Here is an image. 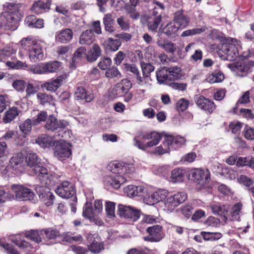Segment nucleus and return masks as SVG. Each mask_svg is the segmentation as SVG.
Returning <instances> with one entry per match:
<instances>
[{"instance_id":"39448f33","label":"nucleus","mask_w":254,"mask_h":254,"mask_svg":"<svg viewBox=\"0 0 254 254\" xmlns=\"http://www.w3.org/2000/svg\"><path fill=\"white\" fill-rule=\"evenodd\" d=\"M11 190L13 193L14 198L18 201H31L35 197L33 190L22 185H13Z\"/></svg>"},{"instance_id":"5701e85b","label":"nucleus","mask_w":254,"mask_h":254,"mask_svg":"<svg viewBox=\"0 0 254 254\" xmlns=\"http://www.w3.org/2000/svg\"><path fill=\"white\" fill-rule=\"evenodd\" d=\"M222 51L225 55H224V60L233 61L238 56V51L235 45L226 44L223 46Z\"/></svg>"},{"instance_id":"774afa93","label":"nucleus","mask_w":254,"mask_h":254,"mask_svg":"<svg viewBox=\"0 0 254 254\" xmlns=\"http://www.w3.org/2000/svg\"><path fill=\"white\" fill-rule=\"evenodd\" d=\"M0 245L7 251L8 254H19L17 250L9 244L4 243L1 239H0Z\"/></svg>"},{"instance_id":"49530a36","label":"nucleus","mask_w":254,"mask_h":254,"mask_svg":"<svg viewBox=\"0 0 254 254\" xmlns=\"http://www.w3.org/2000/svg\"><path fill=\"white\" fill-rule=\"evenodd\" d=\"M201 235L206 241H214L220 239L222 235L218 232H201Z\"/></svg>"},{"instance_id":"052dcab7","label":"nucleus","mask_w":254,"mask_h":254,"mask_svg":"<svg viewBox=\"0 0 254 254\" xmlns=\"http://www.w3.org/2000/svg\"><path fill=\"white\" fill-rule=\"evenodd\" d=\"M115 203L108 201L106 204V211L108 216L114 217L115 216Z\"/></svg>"},{"instance_id":"c85d7f7f","label":"nucleus","mask_w":254,"mask_h":254,"mask_svg":"<svg viewBox=\"0 0 254 254\" xmlns=\"http://www.w3.org/2000/svg\"><path fill=\"white\" fill-rule=\"evenodd\" d=\"M144 190V188L141 186L129 185L125 189V192L129 197L141 195Z\"/></svg>"},{"instance_id":"6e6d98bb","label":"nucleus","mask_w":254,"mask_h":254,"mask_svg":"<svg viewBox=\"0 0 254 254\" xmlns=\"http://www.w3.org/2000/svg\"><path fill=\"white\" fill-rule=\"evenodd\" d=\"M141 67L144 76H149L150 73L155 69L154 66L151 64L144 62L141 63Z\"/></svg>"},{"instance_id":"bf43d9fd","label":"nucleus","mask_w":254,"mask_h":254,"mask_svg":"<svg viewBox=\"0 0 254 254\" xmlns=\"http://www.w3.org/2000/svg\"><path fill=\"white\" fill-rule=\"evenodd\" d=\"M243 133L246 139L251 140H254V128L246 126Z\"/></svg>"},{"instance_id":"69168bd1","label":"nucleus","mask_w":254,"mask_h":254,"mask_svg":"<svg viewBox=\"0 0 254 254\" xmlns=\"http://www.w3.org/2000/svg\"><path fill=\"white\" fill-rule=\"evenodd\" d=\"M189 101L182 98L180 99L177 103V108L178 111H185L189 106Z\"/></svg>"},{"instance_id":"1a4fd4ad","label":"nucleus","mask_w":254,"mask_h":254,"mask_svg":"<svg viewBox=\"0 0 254 254\" xmlns=\"http://www.w3.org/2000/svg\"><path fill=\"white\" fill-rule=\"evenodd\" d=\"M68 123L64 120H58L53 115L49 116L48 119L44 125L45 128L49 131H55L60 129L57 135L54 137L56 138L57 136H60V132L61 129H64L67 127Z\"/></svg>"},{"instance_id":"9b49d317","label":"nucleus","mask_w":254,"mask_h":254,"mask_svg":"<svg viewBox=\"0 0 254 254\" xmlns=\"http://www.w3.org/2000/svg\"><path fill=\"white\" fill-rule=\"evenodd\" d=\"M228 67L236 72L239 76H243L251 71V68L254 67V61H249L243 63H234L228 64Z\"/></svg>"},{"instance_id":"c756f323","label":"nucleus","mask_w":254,"mask_h":254,"mask_svg":"<svg viewBox=\"0 0 254 254\" xmlns=\"http://www.w3.org/2000/svg\"><path fill=\"white\" fill-rule=\"evenodd\" d=\"M156 78L158 82L161 84H168L170 81L169 78V73H168V67H163L156 72Z\"/></svg>"},{"instance_id":"b1692460","label":"nucleus","mask_w":254,"mask_h":254,"mask_svg":"<svg viewBox=\"0 0 254 254\" xmlns=\"http://www.w3.org/2000/svg\"><path fill=\"white\" fill-rule=\"evenodd\" d=\"M173 21L180 29H184L189 25L190 18L184 13L183 10H180L175 13Z\"/></svg>"},{"instance_id":"58836bf2","label":"nucleus","mask_w":254,"mask_h":254,"mask_svg":"<svg viewBox=\"0 0 254 254\" xmlns=\"http://www.w3.org/2000/svg\"><path fill=\"white\" fill-rule=\"evenodd\" d=\"M32 126H34L32 119H27L23 122L20 124L19 127L20 131L24 134H28L31 129Z\"/></svg>"},{"instance_id":"412c9836","label":"nucleus","mask_w":254,"mask_h":254,"mask_svg":"<svg viewBox=\"0 0 254 254\" xmlns=\"http://www.w3.org/2000/svg\"><path fill=\"white\" fill-rule=\"evenodd\" d=\"M73 32L70 28H65L56 32L55 35V41L57 43H67L73 38Z\"/></svg>"},{"instance_id":"e2e57ef3","label":"nucleus","mask_w":254,"mask_h":254,"mask_svg":"<svg viewBox=\"0 0 254 254\" xmlns=\"http://www.w3.org/2000/svg\"><path fill=\"white\" fill-rule=\"evenodd\" d=\"M117 22L122 29L126 30L129 28V21L124 16H122L119 17L117 20Z\"/></svg>"},{"instance_id":"473e14b6","label":"nucleus","mask_w":254,"mask_h":254,"mask_svg":"<svg viewBox=\"0 0 254 254\" xmlns=\"http://www.w3.org/2000/svg\"><path fill=\"white\" fill-rule=\"evenodd\" d=\"M185 175V171L180 168L173 170L171 173V181L174 183L183 181Z\"/></svg>"},{"instance_id":"6e6552de","label":"nucleus","mask_w":254,"mask_h":254,"mask_svg":"<svg viewBox=\"0 0 254 254\" xmlns=\"http://www.w3.org/2000/svg\"><path fill=\"white\" fill-rule=\"evenodd\" d=\"M35 190L37 193L40 200L47 206L53 205L55 196L50 191V189L42 183V185H36Z\"/></svg>"},{"instance_id":"09e8293b","label":"nucleus","mask_w":254,"mask_h":254,"mask_svg":"<svg viewBox=\"0 0 254 254\" xmlns=\"http://www.w3.org/2000/svg\"><path fill=\"white\" fill-rule=\"evenodd\" d=\"M36 96L39 103L43 105L50 104L53 101V96L45 93L39 92Z\"/></svg>"},{"instance_id":"6ab92c4d","label":"nucleus","mask_w":254,"mask_h":254,"mask_svg":"<svg viewBox=\"0 0 254 254\" xmlns=\"http://www.w3.org/2000/svg\"><path fill=\"white\" fill-rule=\"evenodd\" d=\"M87 239L88 242V249L92 253H99L103 249V246L99 242V240L96 235L88 234Z\"/></svg>"},{"instance_id":"864d4df0","label":"nucleus","mask_w":254,"mask_h":254,"mask_svg":"<svg viewBox=\"0 0 254 254\" xmlns=\"http://www.w3.org/2000/svg\"><path fill=\"white\" fill-rule=\"evenodd\" d=\"M48 117L49 116L46 111H40L36 115V117L35 118L32 119L34 126H37L43 122H46Z\"/></svg>"},{"instance_id":"f03ea898","label":"nucleus","mask_w":254,"mask_h":254,"mask_svg":"<svg viewBox=\"0 0 254 254\" xmlns=\"http://www.w3.org/2000/svg\"><path fill=\"white\" fill-rule=\"evenodd\" d=\"M22 48L29 52V57L31 61L36 62L44 58V53L40 43L30 38L23 39L21 41Z\"/></svg>"},{"instance_id":"f257e3e1","label":"nucleus","mask_w":254,"mask_h":254,"mask_svg":"<svg viewBox=\"0 0 254 254\" xmlns=\"http://www.w3.org/2000/svg\"><path fill=\"white\" fill-rule=\"evenodd\" d=\"M4 7L7 8L8 10L3 15L4 20H6V23L3 27L5 30L14 31L18 27V22L20 20L22 15L19 11V4L5 3Z\"/></svg>"},{"instance_id":"393cba45","label":"nucleus","mask_w":254,"mask_h":254,"mask_svg":"<svg viewBox=\"0 0 254 254\" xmlns=\"http://www.w3.org/2000/svg\"><path fill=\"white\" fill-rule=\"evenodd\" d=\"M95 40V35L92 30L87 29L83 31L79 38V43L81 45H90Z\"/></svg>"},{"instance_id":"79ce46f5","label":"nucleus","mask_w":254,"mask_h":254,"mask_svg":"<svg viewBox=\"0 0 254 254\" xmlns=\"http://www.w3.org/2000/svg\"><path fill=\"white\" fill-rule=\"evenodd\" d=\"M24 157L21 153L13 154L10 160V165L14 168L17 169L20 166L23 161Z\"/></svg>"},{"instance_id":"a878e982","label":"nucleus","mask_w":254,"mask_h":254,"mask_svg":"<svg viewBox=\"0 0 254 254\" xmlns=\"http://www.w3.org/2000/svg\"><path fill=\"white\" fill-rule=\"evenodd\" d=\"M42 64L44 74L57 72L62 66V63L57 61L44 63Z\"/></svg>"},{"instance_id":"4468645a","label":"nucleus","mask_w":254,"mask_h":254,"mask_svg":"<svg viewBox=\"0 0 254 254\" xmlns=\"http://www.w3.org/2000/svg\"><path fill=\"white\" fill-rule=\"evenodd\" d=\"M186 198L187 195L185 192L177 193L167 198L165 202V207L168 210L171 211L179 204L184 202Z\"/></svg>"},{"instance_id":"ddd939ff","label":"nucleus","mask_w":254,"mask_h":254,"mask_svg":"<svg viewBox=\"0 0 254 254\" xmlns=\"http://www.w3.org/2000/svg\"><path fill=\"white\" fill-rule=\"evenodd\" d=\"M55 192L62 198H68L74 194L75 190L71 183L64 181L56 189Z\"/></svg>"},{"instance_id":"7ed1b4c3","label":"nucleus","mask_w":254,"mask_h":254,"mask_svg":"<svg viewBox=\"0 0 254 254\" xmlns=\"http://www.w3.org/2000/svg\"><path fill=\"white\" fill-rule=\"evenodd\" d=\"M138 137L141 139L149 140V141L146 143H143L138 140L137 139V137H135L133 139L135 146L140 149L146 151L148 148L157 145L161 139L162 135L157 132L152 131L150 133L140 132Z\"/></svg>"},{"instance_id":"2f4dec72","label":"nucleus","mask_w":254,"mask_h":254,"mask_svg":"<svg viewBox=\"0 0 254 254\" xmlns=\"http://www.w3.org/2000/svg\"><path fill=\"white\" fill-rule=\"evenodd\" d=\"M121 45L122 43L120 39H113L111 38H109L103 43V45L106 49L112 51H117Z\"/></svg>"},{"instance_id":"72a5a7b5","label":"nucleus","mask_w":254,"mask_h":254,"mask_svg":"<svg viewBox=\"0 0 254 254\" xmlns=\"http://www.w3.org/2000/svg\"><path fill=\"white\" fill-rule=\"evenodd\" d=\"M161 15L150 17L147 24L148 30L152 32H156L161 21Z\"/></svg>"},{"instance_id":"13d9d810","label":"nucleus","mask_w":254,"mask_h":254,"mask_svg":"<svg viewBox=\"0 0 254 254\" xmlns=\"http://www.w3.org/2000/svg\"><path fill=\"white\" fill-rule=\"evenodd\" d=\"M137 83L142 86H144L146 88H150L151 86V80L149 76L141 77L140 75L137 78Z\"/></svg>"},{"instance_id":"f8f14e48","label":"nucleus","mask_w":254,"mask_h":254,"mask_svg":"<svg viewBox=\"0 0 254 254\" xmlns=\"http://www.w3.org/2000/svg\"><path fill=\"white\" fill-rule=\"evenodd\" d=\"M132 84L127 79H124L117 83L110 91V96L113 98L121 97L127 93L131 88Z\"/></svg>"},{"instance_id":"a19ab883","label":"nucleus","mask_w":254,"mask_h":254,"mask_svg":"<svg viewBox=\"0 0 254 254\" xmlns=\"http://www.w3.org/2000/svg\"><path fill=\"white\" fill-rule=\"evenodd\" d=\"M18 113L16 107H12L5 112L3 117V122L5 123H9L11 122L17 116Z\"/></svg>"},{"instance_id":"4d7b16f0","label":"nucleus","mask_w":254,"mask_h":254,"mask_svg":"<svg viewBox=\"0 0 254 254\" xmlns=\"http://www.w3.org/2000/svg\"><path fill=\"white\" fill-rule=\"evenodd\" d=\"M204 31V29L202 28H193L192 29H189L184 31L182 34V37H187V36H193L195 34H200L203 32Z\"/></svg>"},{"instance_id":"dca6fc26","label":"nucleus","mask_w":254,"mask_h":254,"mask_svg":"<svg viewBox=\"0 0 254 254\" xmlns=\"http://www.w3.org/2000/svg\"><path fill=\"white\" fill-rule=\"evenodd\" d=\"M54 154L60 160L69 157L71 154V149L70 144L62 141L57 144L55 147Z\"/></svg>"},{"instance_id":"2eb2a0df","label":"nucleus","mask_w":254,"mask_h":254,"mask_svg":"<svg viewBox=\"0 0 254 254\" xmlns=\"http://www.w3.org/2000/svg\"><path fill=\"white\" fill-rule=\"evenodd\" d=\"M149 235L143 237L145 241L149 242H158L163 238L162 227L159 225H155L149 227L147 229Z\"/></svg>"},{"instance_id":"a211bd4d","label":"nucleus","mask_w":254,"mask_h":254,"mask_svg":"<svg viewBox=\"0 0 254 254\" xmlns=\"http://www.w3.org/2000/svg\"><path fill=\"white\" fill-rule=\"evenodd\" d=\"M127 182V179L122 175L108 176L104 179V184L107 187L119 189L121 185Z\"/></svg>"},{"instance_id":"c03bdc74","label":"nucleus","mask_w":254,"mask_h":254,"mask_svg":"<svg viewBox=\"0 0 254 254\" xmlns=\"http://www.w3.org/2000/svg\"><path fill=\"white\" fill-rule=\"evenodd\" d=\"M86 52V49L84 47H80L76 50L72 59V63L70 65L71 67L75 68L77 60L85 55Z\"/></svg>"},{"instance_id":"5fc2aeb1","label":"nucleus","mask_w":254,"mask_h":254,"mask_svg":"<svg viewBox=\"0 0 254 254\" xmlns=\"http://www.w3.org/2000/svg\"><path fill=\"white\" fill-rule=\"evenodd\" d=\"M96 213L93 211L90 204H86L83 208V216L87 218L91 219L94 217Z\"/></svg>"},{"instance_id":"680f3d73","label":"nucleus","mask_w":254,"mask_h":254,"mask_svg":"<svg viewBox=\"0 0 254 254\" xmlns=\"http://www.w3.org/2000/svg\"><path fill=\"white\" fill-rule=\"evenodd\" d=\"M237 180L240 183L248 187L254 183L253 180L244 175H241L238 177Z\"/></svg>"},{"instance_id":"7c9ffc66","label":"nucleus","mask_w":254,"mask_h":254,"mask_svg":"<svg viewBox=\"0 0 254 254\" xmlns=\"http://www.w3.org/2000/svg\"><path fill=\"white\" fill-rule=\"evenodd\" d=\"M101 54V50L100 46L95 44L87 54V59L90 62H93L97 60Z\"/></svg>"},{"instance_id":"20e7f679","label":"nucleus","mask_w":254,"mask_h":254,"mask_svg":"<svg viewBox=\"0 0 254 254\" xmlns=\"http://www.w3.org/2000/svg\"><path fill=\"white\" fill-rule=\"evenodd\" d=\"M25 162L30 168V172L37 175L39 179L41 178H48L47 169L40 165V160L35 153H28L25 157Z\"/></svg>"},{"instance_id":"0eeeda50","label":"nucleus","mask_w":254,"mask_h":254,"mask_svg":"<svg viewBox=\"0 0 254 254\" xmlns=\"http://www.w3.org/2000/svg\"><path fill=\"white\" fill-rule=\"evenodd\" d=\"M107 169L113 173L121 175L130 174L134 171V168L132 164L125 162H118L116 161L110 163L107 166Z\"/></svg>"},{"instance_id":"338daca9","label":"nucleus","mask_w":254,"mask_h":254,"mask_svg":"<svg viewBox=\"0 0 254 254\" xmlns=\"http://www.w3.org/2000/svg\"><path fill=\"white\" fill-rule=\"evenodd\" d=\"M125 68L127 71L132 72L136 79L140 75L138 69L134 64H126Z\"/></svg>"},{"instance_id":"423d86ee","label":"nucleus","mask_w":254,"mask_h":254,"mask_svg":"<svg viewBox=\"0 0 254 254\" xmlns=\"http://www.w3.org/2000/svg\"><path fill=\"white\" fill-rule=\"evenodd\" d=\"M189 178L196 182L199 187H204L210 180V172L208 170L192 169L189 171Z\"/></svg>"},{"instance_id":"f704fd0d","label":"nucleus","mask_w":254,"mask_h":254,"mask_svg":"<svg viewBox=\"0 0 254 254\" xmlns=\"http://www.w3.org/2000/svg\"><path fill=\"white\" fill-rule=\"evenodd\" d=\"M242 208L243 204L241 202H237L232 206L230 210V215L233 220H240Z\"/></svg>"},{"instance_id":"0e129e2a","label":"nucleus","mask_w":254,"mask_h":254,"mask_svg":"<svg viewBox=\"0 0 254 254\" xmlns=\"http://www.w3.org/2000/svg\"><path fill=\"white\" fill-rule=\"evenodd\" d=\"M112 61L109 58H104L101 59V61L98 64L99 67L102 69H108V67L111 64Z\"/></svg>"},{"instance_id":"603ef678","label":"nucleus","mask_w":254,"mask_h":254,"mask_svg":"<svg viewBox=\"0 0 254 254\" xmlns=\"http://www.w3.org/2000/svg\"><path fill=\"white\" fill-rule=\"evenodd\" d=\"M105 75L106 77L110 79H120L122 77L121 73L117 67L114 66L107 69Z\"/></svg>"},{"instance_id":"f3484780","label":"nucleus","mask_w":254,"mask_h":254,"mask_svg":"<svg viewBox=\"0 0 254 254\" xmlns=\"http://www.w3.org/2000/svg\"><path fill=\"white\" fill-rule=\"evenodd\" d=\"M194 99L197 106L204 111L212 113L215 110V105L211 100L199 95H196Z\"/></svg>"},{"instance_id":"8fccbe9b","label":"nucleus","mask_w":254,"mask_h":254,"mask_svg":"<svg viewBox=\"0 0 254 254\" xmlns=\"http://www.w3.org/2000/svg\"><path fill=\"white\" fill-rule=\"evenodd\" d=\"M170 81L175 80L181 77V68L179 66L168 67Z\"/></svg>"},{"instance_id":"4be33fe9","label":"nucleus","mask_w":254,"mask_h":254,"mask_svg":"<svg viewBox=\"0 0 254 254\" xmlns=\"http://www.w3.org/2000/svg\"><path fill=\"white\" fill-rule=\"evenodd\" d=\"M168 194V192L166 190H158L149 195L146 198V201H148L147 203L150 205H153L166 198Z\"/></svg>"},{"instance_id":"bb28decb","label":"nucleus","mask_w":254,"mask_h":254,"mask_svg":"<svg viewBox=\"0 0 254 254\" xmlns=\"http://www.w3.org/2000/svg\"><path fill=\"white\" fill-rule=\"evenodd\" d=\"M51 1L47 0L46 2L39 0L35 2L32 7V11L35 13L39 14L49 9Z\"/></svg>"},{"instance_id":"ea45409f","label":"nucleus","mask_w":254,"mask_h":254,"mask_svg":"<svg viewBox=\"0 0 254 254\" xmlns=\"http://www.w3.org/2000/svg\"><path fill=\"white\" fill-rule=\"evenodd\" d=\"M42 231L43 239L45 241H48L50 240L55 239L57 237L60 236L59 232L56 229L49 228Z\"/></svg>"},{"instance_id":"4c0bfd02","label":"nucleus","mask_w":254,"mask_h":254,"mask_svg":"<svg viewBox=\"0 0 254 254\" xmlns=\"http://www.w3.org/2000/svg\"><path fill=\"white\" fill-rule=\"evenodd\" d=\"M36 142L43 148L50 147L53 144L52 138L46 134H42L39 136Z\"/></svg>"},{"instance_id":"cd10ccee","label":"nucleus","mask_w":254,"mask_h":254,"mask_svg":"<svg viewBox=\"0 0 254 254\" xmlns=\"http://www.w3.org/2000/svg\"><path fill=\"white\" fill-rule=\"evenodd\" d=\"M25 24L33 28H42L44 27V20L42 19H38L34 15H29L25 20Z\"/></svg>"},{"instance_id":"37998d69","label":"nucleus","mask_w":254,"mask_h":254,"mask_svg":"<svg viewBox=\"0 0 254 254\" xmlns=\"http://www.w3.org/2000/svg\"><path fill=\"white\" fill-rule=\"evenodd\" d=\"M26 237L28 239L39 243L42 242L43 239V231L31 230L26 234Z\"/></svg>"},{"instance_id":"9d476101","label":"nucleus","mask_w":254,"mask_h":254,"mask_svg":"<svg viewBox=\"0 0 254 254\" xmlns=\"http://www.w3.org/2000/svg\"><path fill=\"white\" fill-rule=\"evenodd\" d=\"M118 215L120 216L130 218L133 221L138 219L141 215V212L138 209L129 206L119 204L118 207Z\"/></svg>"},{"instance_id":"a18cd8bd","label":"nucleus","mask_w":254,"mask_h":254,"mask_svg":"<svg viewBox=\"0 0 254 254\" xmlns=\"http://www.w3.org/2000/svg\"><path fill=\"white\" fill-rule=\"evenodd\" d=\"M180 29L173 21L168 23L164 28L163 33L166 35L171 36L175 35Z\"/></svg>"},{"instance_id":"c9c22d12","label":"nucleus","mask_w":254,"mask_h":254,"mask_svg":"<svg viewBox=\"0 0 254 254\" xmlns=\"http://www.w3.org/2000/svg\"><path fill=\"white\" fill-rule=\"evenodd\" d=\"M224 79L223 73L219 71H215L209 75L206 80L210 83H219L222 81Z\"/></svg>"},{"instance_id":"aec40b11","label":"nucleus","mask_w":254,"mask_h":254,"mask_svg":"<svg viewBox=\"0 0 254 254\" xmlns=\"http://www.w3.org/2000/svg\"><path fill=\"white\" fill-rule=\"evenodd\" d=\"M65 78L64 75L59 76L56 79H51L42 84L41 87L50 92H55L61 86Z\"/></svg>"},{"instance_id":"3c124183","label":"nucleus","mask_w":254,"mask_h":254,"mask_svg":"<svg viewBox=\"0 0 254 254\" xmlns=\"http://www.w3.org/2000/svg\"><path fill=\"white\" fill-rule=\"evenodd\" d=\"M166 138L168 142L171 146L174 147L175 145L181 146L185 142V139L183 137L180 136H167Z\"/></svg>"},{"instance_id":"e433bc0d","label":"nucleus","mask_w":254,"mask_h":254,"mask_svg":"<svg viewBox=\"0 0 254 254\" xmlns=\"http://www.w3.org/2000/svg\"><path fill=\"white\" fill-rule=\"evenodd\" d=\"M170 146L171 145L168 142V140L166 137L162 143L155 149L153 153L158 155H163L169 153L170 150Z\"/></svg>"},{"instance_id":"de8ad7c7","label":"nucleus","mask_w":254,"mask_h":254,"mask_svg":"<svg viewBox=\"0 0 254 254\" xmlns=\"http://www.w3.org/2000/svg\"><path fill=\"white\" fill-rule=\"evenodd\" d=\"M207 207L211 209L212 212L215 215H225L227 210L225 206H221L218 204H211Z\"/></svg>"}]
</instances>
